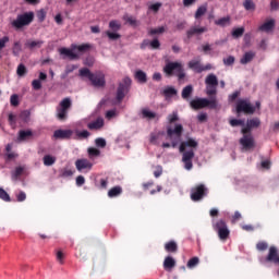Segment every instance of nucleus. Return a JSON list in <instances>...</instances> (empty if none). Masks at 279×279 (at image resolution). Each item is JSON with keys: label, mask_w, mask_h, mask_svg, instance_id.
<instances>
[{"label": "nucleus", "mask_w": 279, "mask_h": 279, "mask_svg": "<svg viewBox=\"0 0 279 279\" xmlns=\"http://www.w3.org/2000/svg\"><path fill=\"white\" fill-rule=\"evenodd\" d=\"M245 34V28L240 27V28H233L231 32L232 38H241Z\"/></svg>", "instance_id": "nucleus-39"}, {"label": "nucleus", "mask_w": 279, "mask_h": 279, "mask_svg": "<svg viewBox=\"0 0 279 279\" xmlns=\"http://www.w3.org/2000/svg\"><path fill=\"white\" fill-rule=\"evenodd\" d=\"M32 86L34 90H40V88H43V83H40V80H34Z\"/></svg>", "instance_id": "nucleus-56"}, {"label": "nucleus", "mask_w": 279, "mask_h": 279, "mask_svg": "<svg viewBox=\"0 0 279 279\" xmlns=\"http://www.w3.org/2000/svg\"><path fill=\"white\" fill-rule=\"evenodd\" d=\"M229 123L231 128H241L243 136L240 140V145L242 146V150L245 149V121L239 119H231Z\"/></svg>", "instance_id": "nucleus-11"}, {"label": "nucleus", "mask_w": 279, "mask_h": 279, "mask_svg": "<svg viewBox=\"0 0 279 279\" xmlns=\"http://www.w3.org/2000/svg\"><path fill=\"white\" fill-rule=\"evenodd\" d=\"M21 51H23L21 41H14L12 48L13 56H20Z\"/></svg>", "instance_id": "nucleus-43"}, {"label": "nucleus", "mask_w": 279, "mask_h": 279, "mask_svg": "<svg viewBox=\"0 0 279 279\" xmlns=\"http://www.w3.org/2000/svg\"><path fill=\"white\" fill-rule=\"evenodd\" d=\"M193 95V85H186L181 93L182 99L189 100Z\"/></svg>", "instance_id": "nucleus-27"}, {"label": "nucleus", "mask_w": 279, "mask_h": 279, "mask_svg": "<svg viewBox=\"0 0 279 279\" xmlns=\"http://www.w3.org/2000/svg\"><path fill=\"white\" fill-rule=\"evenodd\" d=\"M75 167L80 173H88L93 169V162L86 158H81L75 161Z\"/></svg>", "instance_id": "nucleus-10"}, {"label": "nucleus", "mask_w": 279, "mask_h": 279, "mask_svg": "<svg viewBox=\"0 0 279 279\" xmlns=\"http://www.w3.org/2000/svg\"><path fill=\"white\" fill-rule=\"evenodd\" d=\"M75 70H77V65H75V64L66 65L65 75H70V73H73V71H75Z\"/></svg>", "instance_id": "nucleus-61"}, {"label": "nucleus", "mask_w": 279, "mask_h": 279, "mask_svg": "<svg viewBox=\"0 0 279 279\" xmlns=\"http://www.w3.org/2000/svg\"><path fill=\"white\" fill-rule=\"evenodd\" d=\"M182 70V63L180 62H168L163 66V73L167 75V77H173L178 73V71Z\"/></svg>", "instance_id": "nucleus-9"}, {"label": "nucleus", "mask_w": 279, "mask_h": 279, "mask_svg": "<svg viewBox=\"0 0 279 279\" xmlns=\"http://www.w3.org/2000/svg\"><path fill=\"white\" fill-rule=\"evenodd\" d=\"M73 51H80V53H86L90 49L89 44L74 45L72 46Z\"/></svg>", "instance_id": "nucleus-33"}, {"label": "nucleus", "mask_w": 279, "mask_h": 279, "mask_svg": "<svg viewBox=\"0 0 279 279\" xmlns=\"http://www.w3.org/2000/svg\"><path fill=\"white\" fill-rule=\"evenodd\" d=\"M260 128V118H251L245 123V134H252V130Z\"/></svg>", "instance_id": "nucleus-14"}, {"label": "nucleus", "mask_w": 279, "mask_h": 279, "mask_svg": "<svg viewBox=\"0 0 279 279\" xmlns=\"http://www.w3.org/2000/svg\"><path fill=\"white\" fill-rule=\"evenodd\" d=\"M43 160H44L45 167H52V165H56V157L51 155H45Z\"/></svg>", "instance_id": "nucleus-35"}, {"label": "nucleus", "mask_w": 279, "mask_h": 279, "mask_svg": "<svg viewBox=\"0 0 279 279\" xmlns=\"http://www.w3.org/2000/svg\"><path fill=\"white\" fill-rule=\"evenodd\" d=\"M206 12H208V4H203V5L198 7L194 14V19H196V20L202 19V16H204V14H206Z\"/></svg>", "instance_id": "nucleus-29"}, {"label": "nucleus", "mask_w": 279, "mask_h": 279, "mask_svg": "<svg viewBox=\"0 0 279 279\" xmlns=\"http://www.w3.org/2000/svg\"><path fill=\"white\" fill-rule=\"evenodd\" d=\"M87 151H88L89 158H95V157H97L101 154V151L99 149L95 148V147L88 148Z\"/></svg>", "instance_id": "nucleus-50"}, {"label": "nucleus", "mask_w": 279, "mask_h": 279, "mask_svg": "<svg viewBox=\"0 0 279 279\" xmlns=\"http://www.w3.org/2000/svg\"><path fill=\"white\" fill-rule=\"evenodd\" d=\"M197 265H199V257H192V258L187 262V267H189V269H193L194 267H197Z\"/></svg>", "instance_id": "nucleus-46"}, {"label": "nucleus", "mask_w": 279, "mask_h": 279, "mask_svg": "<svg viewBox=\"0 0 279 279\" xmlns=\"http://www.w3.org/2000/svg\"><path fill=\"white\" fill-rule=\"evenodd\" d=\"M254 58H256V52L254 51L245 52V64H247V62H252Z\"/></svg>", "instance_id": "nucleus-51"}, {"label": "nucleus", "mask_w": 279, "mask_h": 279, "mask_svg": "<svg viewBox=\"0 0 279 279\" xmlns=\"http://www.w3.org/2000/svg\"><path fill=\"white\" fill-rule=\"evenodd\" d=\"M144 45H149L151 47V49H160V40H158V39H153L150 43H149V40H144L142 44V47Z\"/></svg>", "instance_id": "nucleus-38"}, {"label": "nucleus", "mask_w": 279, "mask_h": 279, "mask_svg": "<svg viewBox=\"0 0 279 279\" xmlns=\"http://www.w3.org/2000/svg\"><path fill=\"white\" fill-rule=\"evenodd\" d=\"M130 86H132V78L124 77L117 89L116 99L118 104H121L125 99V95L130 93Z\"/></svg>", "instance_id": "nucleus-6"}, {"label": "nucleus", "mask_w": 279, "mask_h": 279, "mask_svg": "<svg viewBox=\"0 0 279 279\" xmlns=\"http://www.w3.org/2000/svg\"><path fill=\"white\" fill-rule=\"evenodd\" d=\"M0 199L3 202H11L10 194H8L3 187H0Z\"/></svg>", "instance_id": "nucleus-49"}, {"label": "nucleus", "mask_w": 279, "mask_h": 279, "mask_svg": "<svg viewBox=\"0 0 279 279\" xmlns=\"http://www.w3.org/2000/svg\"><path fill=\"white\" fill-rule=\"evenodd\" d=\"M220 27H226L227 25H230V16L221 17L215 22Z\"/></svg>", "instance_id": "nucleus-42"}, {"label": "nucleus", "mask_w": 279, "mask_h": 279, "mask_svg": "<svg viewBox=\"0 0 279 279\" xmlns=\"http://www.w3.org/2000/svg\"><path fill=\"white\" fill-rule=\"evenodd\" d=\"M32 136H34V133L32 132V130H27V131H24V130H21L19 132V141H27V138H32Z\"/></svg>", "instance_id": "nucleus-31"}, {"label": "nucleus", "mask_w": 279, "mask_h": 279, "mask_svg": "<svg viewBox=\"0 0 279 279\" xmlns=\"http://www.w3.org/2000/svg\"><path fill=\"white\" fill-rule=\"evenodd\" d=\"M165 32H166L165 26H160L158 28H150L148 34L149 36H156V34H165Z\"/></svg>", "instance_id": "nucleus-45"}, {"label": "nucleus", "mask_w": 279, "mask_h": 279, "mask_svg": "<svg viewBox=\"0 0 279 279\" xmlns=\"http://www.w3.org/2000/svg\"><path fill=\"white\" fill-rule=\"evenodd\" d=\"M16 73L19 77H25V75H27V68L25 66V64H19Z\"/></svg>", "instance_id": "nucleus-40"}, {"label": "nucleus", "mask_w": 279, "mask_h": 279, "mask_svg": "<svg viewBox=\"0 0 279 279\" xmlns=\"http://www.w3.org/2000/svg\"><path fill=\"white\" fill-rule=\"evenodd\" d=\"M270 10H271V12H278V10H279L278 0H271L270 1Z\"/></svg>", "instance_id": "nucleus-55"}, {"label": "nucleus", "mask_w": 279, "mask_h": 279, "mask_svg": "<svg viewBox=\"0 0 279 279\" xmlns=\"http://www.w3.org/2000/svg\"><path fill=\"white\" fill-rule=\"evenodd\" d=\"M10 104L14 107L19 106V95L13 94L10 98Z\"/></svg>", "instance_id": "nucleus-57"}, {"label": "nucleus", "mask_w": 279, "mask_h": 279, "mask_svg": "<svg viewBox=\"0 0 279 279\" xmlns=\"http://www.w3.org/2000/svg\"><path fill=\"white\" fill-rule=\"evenodd\" d=\"M123 193V187L117 185L108 191V197H119Z\"/></svg>", "instance_id": "nucleus-30"}, {"label": "nucleus", "mask_w": 279, "mask_h": 279, "mask_svg": "<svg viewBox=\"0 0 279 279\" xmlns=\"http://www.w3.org/2000/svg\"><path fill=\"white\" fill-rule=\"evenodd\" d=\"M68 114H69L68 110L61 108L60 106L57 107V119H59V121H64Z\"/></svg>", "instance_id": "nucleus-34"}, {"label": "nucleus", "mask_w": 279, "mask_h": 279, "mask_svg": "<svg viewBox=\"0 0 279 279\" xmlns=\"http://www.w3.org/2000/svg\"><path fill=\"white\" fill-rule=\"evenodd\" d=\"M256 247L259 252H265L269 245L266 242H258Z\"/></svg>", "instance_id": "nucleus-59"}, {"label": "nucleus", "mask_w": 279, "mask_h": 279, "mask_svg": "<svg viewBox=\"0 0 279 279\" xmlns=\"http://www.w3.org/2000/svg\"><path fill=\"white\" fill-rule=\"evenodd\" d=\"M109 29H111V32H119L121 29V22H119V20L110 21Z\"/></svg>", "instance_id": "nucleus-37"}, {"label": "nucleus", "mask_w": 279, "mask_h": 279, "mask_svg": "<svg viewBox=\"0 0 279 279\" xmlns=\"http://www.w3.org/2000/svg\"><path fill=\"white\" fill-rule=\"evenodd\" d=\"M71 106H73V101H71V98L69 97L63 98L59 104V107H61L63 110H66L68 112L71 110Z\"/></svg>", "instance_id": "nucleus-32"}, {"label": "nucleus", "mask_w": 279, "mask_h": 279, "mask_svg": "<svg viewBox=\"0 0 279 279\" xmlns=\"http://www.w3.org/2000/svg\"><path fill=\"white\" fill-rule=\"evenodd\" d=\"M96 143V147H106V141L104 140V137H98L95 140Z\"/></svg>", "instance_id": "nucleus-58"}, {"label": "nucleus", "mask_w": 279, "mask_h": 279, "mask_svg": "<svg viewBox=\"0 0 279 279\" xmlns=\"http://www.w3.org/2000/svg\"><path fill=\"white\" fill-rule=\"evenodd\" d=\"M175 121H180V117H178L177 111H173L168 116V123L171 125L172 123H175Z\"/></svg>", "instance_id": "nucleus-48"}, {"label": "nucleus", "mask_w": 279, "mask_h": 279, "mask_svg": "<svg viewBox=\"0 0 279 279\" xmlns=\"http://www.w3.org/2000/svg\"><path fill=\"white\" fill-rule=\"evenodd\" d=\"M53 136L61 141H65V140L71 138V136H73V131L59 129V130L54 131Z\"/></svg>", "instance_id": "nucleus-16"}, {"label": "nucleus", "mask_w": 279, "mask_h": 279, "mask_svg": "<svg viewBox=\"0 0 279 279\" xmlns=\"http://www.w3.org/2000/svg\"><path fill=\"white\" fill-rule=\"evenodd\" d=\"M34 23V12H25L19 14L15 20L11 22V26L16 32L23 29V27H27V25H32Z\"/></svg>", "instance_id": "nucleus-3"}, {"label": "nucleus", "mask_w": 279, "mask_h": 279, "mask_svg": "<svg viewBox=\"0 0 279 279\" xmlns=\"http://www.w3.org/2000/svg\"><path fill=\"white\" fill-rule=\"evenodd\" d=\"M43 44V40H27L25 47H27V49H40Z\"/></svg>", "instance_id": "nucleus-26"}, {"label": "nucleus", "mask_w": 279, "mask_h": 279, "mask_svg": "<svg viewBox=\"0 0 279 279\" xmlns=\"http://www.w3.org/2000/svg\"><path fill=\"white\" fill-rule=\"evenodd\" d=\"M255 147L256 142L254 141V136L250 133H245V151H252Z\"/></svg>", "instance_id": "nucleus-17"}, {"label": "nucleus", "mask_w": 279, "mask_h": 279, "mask_svg": "<svg viewBox=\"0 0 279 279\" xmlns=\"http://www.w3.org/2000/svg\"><path fill=\"white\" fill-rule=\"evenodd\" d=\"M106 36H108L109 40H119V38H121L120 34H118L117 32H110V31L106 32Z\"/></svg>", "instance_id": "nucleus-47"}, {"label": "nucleus", "mask_w": 279, "mask_h": 279, "mask_svg": "<svg viewBox=\"0 0 279 279\" xmlns=\"http://www.w3.org/2000/svg\"><path fill=\"white\" fill-rule=\"evenodd\" d=\"M76 136L77 138H88V136H90V132H88L87 130L76 131Z\"/></svg>", "instance_id": "nucleus-53"}, {"label": "nucleus", "mask_w": 279, "mask_h": 279, "mask_svg": "<svg viewBox=\"0 0 279 279\" xmlns=\"http://www.w3.org/2000/svg\"><path fill=\"white\" fill-rule=\"evenodd\" d=\"M208 196V187L204 183H199L191 190V199L192 202H202L204 197Z\"/></svg>", "instance_id": "nucleus-7"}, {"label": "nucleus", "mask_w": 279, "mask_h": 279, "mask_svg": "<svg viewBox=\"0 0 279 279\" xmlns=\"http://www.w3.org/2000/svg\"><path fill=\"white\" fill-rule=\"evenodd\" d=\"M7 43H10V37L4 36V37L0 38V50L4 49Z\"/></svg>", "instance_id": "nucleus-64"}, {"label": "nucleus", "mask_w": 279, "mask_h": 279, "mask_svg": "<svg viewBox=\"0 0 279 279\" xmlns=\"http://www.w3.org/2000/svg\"><path fill=\"white\" fill-rule=\"evenodd\" d=\"M191 108L194 110H202L203 108H217V99L213 98L211 100H208L206 98H196L190 101Z\"/></svg>", "instance_id": "nucleus-5"}, {"label": "nucleus", "mask_w": 279, "mask_h": 279, "mask_svg": "<svg viewBox=\"0 0 279 279\" xmlns=\"http://www.w3.org/2000/svg\"><path fill=\"white\" fill-rule=\"evenodd\" d=\"M205 84L207 95H209V97L213 95H217V86H219V80L217 78V75L213 73L207 75L205 78Z\"/></svg>", "instance_id": "nucleus-8"}, {"label": "nucleus", "mask_w": 279, "mask_h": 279, "mask_svg": "<svg viewBox=\"0 0 279 279\" xmlns=\"http://www.w3.org/2000/svg\"><path fill=\"white\" fill-rule=\"evenodd\" d=\"M235 112L238 117L241 114V112H245V99H242L238 102Z\"/></svg>", "instance_id": "nucleus-41"}, {"label": "nucleus", "mask_w": 279, "mask_h": 279, "mask_svg": "<svg viewBox=\"0 0 279 279\" xmlns=\"http://www.w3.org/2000/svg\"><path fill=\"white\" fill-rule=\"evenodd\" d=\"M215 232H217L220 241H228L230 239V229L226 220L220 219L213 225Z\"/></svg>", "instance_id": "nucleus-4"}, {"label": "nucleus", "mask_w": 279, "mask_h": 279, "mask_svg": "<svg viewBox=\"0 0 279 279\" xmlns=\"http://www.w3.org/2000/svg\"><path fill=\"white\" fill-rule=\"evenodd\" d=\"M173 267H175V260L173 257L171 256H167L163 260V269L166 271H171V269H173Z\"/></svg>", "instance_id": "nucleus-23"}, {"label": "nucleus", "mask_w": 279, "mask_h": 279, "mask_svg": "<svg viewBox=\"0 0 279 279\" xmlns=\"http://www.w3.org/2000/svg\"><path fill=\"white\" fill-rule=\"evenodd\" d=\"M142 119H147V121H151L153 119H156V112H153L148 108H143L141 110Z\"/></svg>", "instance_id": "nucleus-25"}, {"label": "nucleus", "mask_w": 279, "mask_h": 279, "mask_svg": "<svg viewBox=\"0 0 279 279\" xmlns=\"http://www.w3.org/2000/svg\"><path fill=\"white\" fill-rule=\"evenodd\" d=\"M86 184V179L84 175L76 177V186H84Z\"/></svg>", "instance_id": "nucleus-60"}, {"label": "nucleus", "mask_w": 279, "mask_h": 279, "mask_svg": "<svg viewBox=\"0 0 279 279\" xmlns=\"http://www.w3.org/2000/svg\"><path fill=\"white\" fill-rule=\"evenodd\" d=\"M105 122H104V118H97L95 121L89 122L87 124L88 130H96L99 131L104 128Z\"/></svg>", "instance_id": "nucleus-19"}, {"label": "nucleus", "mask_w": 279, "mask_h": 279, "mask_svg": "<svg viewBox=\"0 0 279 279\" xmlns=\"http://www.w3.org/2000/svg\"><path fill=\"white\" fill-rule=\"evenodd\" d=\"M78 73L81 77H87L95 88H104L106 86V75L104 72L93 73L88 68H83Z\"/></svg>", "instance_id": "nucleus-2"}, {"label": "nucleus", "mask_w": 279, "mask_h": 279, "mask_svg": "<svg viewBox=\"0 0 279 279\" xmlns=\"http://www.w3.org/2000/svg\"><path fill=\"white\" fill-rule=\"evenodd\" d=\"M223 64H226V66H232V64H234V57L229 56L227 59H223Z\"/></svg>", "instance_id": "nucleus-62"}, {"label": "nucleus", "mask_w": 279, "mask_h": 279, "mask_svg": "<svg viewBox=\"0 0 279 279\" xmlns=\"http://www.w3.org/2000/svg\"><path fill=\"white\" fill-rule=\"evenodd\" d=\"M182 134H184V126L180 123L174 124V128L171 125L167 126V136L171 144L163 143L161 147L163 149H169V147L175 148L179 146V151L182 154V162L186 171L193 169V158H195V149L199 147V143L195 138L190 137L186 141L182 142Z\"/></svg>", "instance_id": "nucleus-1"}, {"label": "nucleus", "mask_w": 279, "mask_h": 279, "mask_svg": "<svg viewBox=\"0 0 279 279\" xmlns=\"http://www.w3.org/2000/svg\"><path fill=\"white\" fill-rule=\"evenodd\" d=\"M135 80L140 82V84H146L147 83V73H145L142 70H137L135 72Z\"/></svg>", "instance_id": "nucleus-28"}, {"label": "nucleus", "mask_w": 279, "mask_h": 279, "mask_svg": "<svg viewBox=\"0 0 279 279\" xmlns=\"http://www.w3.org/2000/svg\"><path fill=\"white\" fill-rule=\"evenodd\" d=\"M266 263H274L275 265H279V256L278 248L276 246H270L268 255L265 258Z\"/></svg>", "instance_id": "nucleus-15"}, {"label": "nucleus", "mask_w": 279, "mask_h": 279, "mask_svg": "<svg viewBox=\"0 0 279 279\" xmlns=\"http://www.w3.org/2000/svg\"><path fill=\"white\" fill-rule=\"evenodd\" d=\"M274 27H276V21L269 20V21L265 22L264 24H262L258 27V29H259V32H266L268 34V32H271L274 29Z\"/></svg>", "instance_id": "nucleus-20"}, {"label": "nucleus", "mask_w": 279, "mask_h": 279, "mask_svg": "<svg viewBox=\"0 0 279 279\" xmlns=\"http://www.w3.org/2000/svg\"><path fill=\"white\" fill-rule=\"evenodd\" d=\"M245 10L247 12H255L256 11V3L252 0H245Z\"/></svg>", "instance_id": "nucleus-44"}, {"label": "nucleus", "mask_w": 279, "mask_h": 279, "mask_svg": "<svg viewBox=\"0 0 279 279\" xmlns=\"http://www.w3.org/2000/svg\"><path fill=\"white\" fill-rule=\"evenodd\" d=\"M122 19H123V21H125V23H129V25H131L132 27H136V25H138V21H136V19H134V16L124 14Z\"/></svg>", "instance_id": "nucleus-36"}, {"label": "nucleus", "mask_w": 279, "mask_h": 279, "mask_svg": "<svg viewBox=\"0 0 279 279\" xmlns=\"http://www.w3.org/2000/svg\"><path fill=\"white\" fill-rule=\"evenodd\" d=\"M57 260L60 265H64V253L62 251L57 252Z\"/></svg>", "instance_id": "nucleus-63"}, {"label": "nucleus", "mask_w": 279, "mask_h": 279, "mask_svg": "<svg viewBox=\"0 0 279 279\" xmlns=\"http://www.w3.org/2000/svg\"><path fill=\"white\" fill-rule=\"evenodd\" d=\"M162 95H163V97H166V99L175 97V95H178V89H175V87H173V86H167L163 89Z\"/></svg>", "instance_id": "nucleus-24"}, {"label": "nucleus", "mask_w": 279, "mask_h": 279, "mask_svg": "<svg viewBox=\"0 0 279 279\" xmlns=\"http://www.w3.org/2000/svg\"><path fill=\"white\" fill-rule=\"evenodd\" d=\"M165 251L169 254H175L178 252V243L173 240L165 244Z\"/></svg>", "instance_id": "nucleus-22"}, {"label": "nucleus", "mask_w": 279, "mask_h": 279, "mask_svg": "<svg viewBox=\"0 0 279 279\" xmlns=\"http://www.w3.org/2000/svg\"><path fill=\"white\" fill-rule=\"evenodd\" d=\"M73 175V170L69 169V168H64L63 170H61V178H71Z\"/></svg>", "instance_id": "nucleus-52"}, {"label": "nucleus", "mask_w": 279, "mask_h": 279, "mask_svg": "<svg viewBox=\"0 0 279 279\" xmlns=\"http://www.w3.org/2000/svg\"><path fill=\"white\" fill-rule=\"evenodd\" d=\"M189 69H192V71H195V73H204V71H210L213 69V65L210 63L206 65H202L199 61L192 60L187 63Z\"/></svg>", "instance_id": "nucleus-12"}, {"label": "nucleus", "mask_w": 279, "mask_h": 279, "mask_svg": "<svg viewBox=\"0 0 279 279\" xmlns=\"http://www.w3.org/2000/svg\"><path fill=\"white\" fill-rule=\"evenodd\" d=\"M20 175H23V167H16L15 171L12 172V178H14V180Z\"/></svg>", "instance_id": "nucleus-54"}, {"label": "nucleus", "mask_w": 279, "mask_h": 279, "mask_svg": "<svg viewBox=\"0 0 279 279\" xmlns=\"http://www.w3.org/2000/svg\"><path fill=\"white\" fill-rule=\"evenodd\" d=\"M206 32H208V27L206 26H192L186 31V38L191 40L193 36H202V34H206Z\"/></svg>", "instance_id": "nucleus-13"}, {"label": "nucleus", "mask_w": 279, "mask_h": 279, "mask_svg": "<svg viewBox=\"0 0 279 279\" xmlns=\"http://www.w3.org/2000/svg\"><path fill=\"white\" fill-rule=\"evenodd\" d=\"M61 56H66L70 60H80V54L73 52V50L68 48L60 49Z\"/></svg>", "instance_id": "nucleus-21"}, {"label": "nucleus", "mask_w": 279, "mask_h": 279, "mask_svg": "<svg viewBox=\"0 0 279 279\" xmlns=\"http://www.w3.org/2000/svg\"><path fill=\"white\" fill-rule=\"evenodd\" d=\"M257 110H260V101H256L255 106L250 101H245V114H254Z\"/></svg>", "instance_id": "nucleus-18"}]
</instances>
